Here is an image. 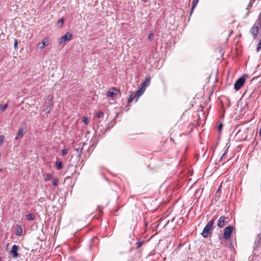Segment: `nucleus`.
I'll list each match as a JSON object with an SVG mask.
<instances>
[{"mask_svg":"<svg viewBox=\"0 0 261 261\" xmlns=\"http://www.w3.org/2000/svg\"><path fill=\"white\" fill-rule=\"evenodd\" d=\"M216 218L214 217L213 219H212L207 223L206 226L203 228L201 234L204 238L208 237V236L212 233V231L213 230V228H214V227H213V226L215 223Z\"/></svg>","mask_w":261,"mask_h":261,"instance_id":"nucleus-1","label":"nucleus"},{"mask_svg":"<svg viewBox=\"0 0 261 261\" xmlns=\"http://www.w3.org/2000/svg\"><path fill=\"white\" fill-rule=\"evenodd\" d=\"M246 81V75H244L238 79L234 84V88L238 91L244 85Z\"/></svg>","mask_w":261,"mask_h":261,"instance_id":"nucleus-2","label":"nucleus"},{"mask_svg":"<svg viewBox=\"0 0 261 261\" xmlns=\"http://www.w3.org/2000/svg\"><path fill=\"white\" fill-rule=\"evenodd\" d=\"M233 229V227L231 225H229L224 228L223 237L225 240H227L230 238Z\"/></svg>","mask_w":261,"mask_h":261,"instance_id":"nucleus-3","label":"nucleus"},{"mask_svg":"<svg viewBox=\"0 0 261 261\" xmlns=\"http://www.w3.org/2000/svg\"><path fill=\"white\" fill-rule=\"evenodd\" d=\"M72 37V34L70 32H67L64 35L60 38L59 43L61 45L64 44L66 41H70Z\"/></svg>","mask_w":261,"mask_h":261,"instance_id":"nucleus-4","label":"nucleus"},{"mask_svg":"<svg viewBox=\"0 0 261 261\" xmlns=\"http://www.w3.org/2000/svg\"><path fill=\"white\" fill-rule=\"evenodd\" d=\"M228 218L222 216L218 220L217 226L220 228L223 227L228 223Z\"/></svg>","mask_w":261,"mask_h":261,"instance_id":"nucleus-5","label":"nucleus"},{"mask_svg":"<svg viewBox=\"0 0 261 261\" xmlns=\"http://www.w3.org/2000/svg\"><path fill=\"white\" fill-rule=\"evenodd\" d=\"M19 247L16 245H14L12 246L11 251H10V253L12 255V256L14 258H17L19 257V254L17 253L18 251Z\"/></svg>","mask_w":261,"mask_h":261,"instance_id":"nucleus-6","label":"nucleus"},{"mask_svg":"<svg viewBox=\"0 0 261 261\" xmlns=\"http://www.w3.org/2000/svg\"><path fill=\"white\" fill-rule=\"evenodd\" d=\"M49 44V39L47 37L44 38L41 42L38 43L37 47L42 49Z\"/></svg>","mask_w":261,"mask_h":261,"instance_id":"nucleus-7","label":"nucleus"},{"mask_svg":"<svg viewBox=\"0 0 261 261\" xmlns=\"http://www.w3.org/2000/svg\"><path fill=\"white\" fill-rule=\"evenodd\" d=\"M118 92V90L115 88H112L108 91L107 95L108 97H114L117 95Z\"/></svg>","mask_w":261,"mask_h":261,"instance_id":"nucleus-8","label":"nucleus"},{"mask_svg":"<svg viewBox=\"0 0 261 261\" xmlns=\"http://www.w3.org/2000/svg\"><path fill=\"white\" fill-rule=\"evenodd\" d=\"M251 32L254 39L256 38L258 33V27L254 25L251 29Z\"/></svg>","mask_w":261,"mask_h":261,"instance_id":"nucleus-9","label":"nucleus"},{"mask_svg":"<svg viewBox=\"0 0 261 261\" xmlns=\"http://www.w3.org/2000/svg\"><path fill=\"white\" fill-rule=\"evenodd\" d=\"M150 83V77L149 76L146 77L144 82L141 84V86L143 88L145 89L146 87L148 86Z\"/></svg>","mask_w":261,"mask_h":261,"instance_id":"nucleus-10","label":"nucleus"},{"mask_svg":"<svg viewBox=\"0 0 261 261\" xmlns=\"http://www.w3.org/2000/svg\"><path fill=\"white\" fill-rule=\"evenodd\" d=\"M145 90V89L143 88V87H141V88L136 91V93L135 94L136 96V101L137 100L138 98L143 94Z\"/></svg>","mask_w":261,"mask_h":261,"instance_id":"nucleus-11","label":"nucleus"},{"mask_svg":"<svg viewBox=\"0 0 261 261\" xmlns=\"http://www.w3.org/2000/svg\"><path fill=\"white\" fill-rule=\"evenodd\" d=\"M23 135V129L22 128H20L15 137V140H18L21 138Z\"/></svg>","mask_w":261,"mask_h":261,"instance_id":"nucleus-12","label":"nucleus"},{"mask_svg":"<svg viewBox=\"0 0 261 261\" xmlns=\"http://www.w3.org/2000/svg\"><path fill=\"white\" fill-rule=\"evenodd\" d=\"M199 0H193L192 3L191 11L190 13V16L192 15L195 8L196 7Z\"/></svg>","mask_w":261,"mask_h":261,"instance_id":"nucleus-13","label":"nucleus"},{"mask_svg":"<svg viewBox=\"0 0 261 261\" xmlns=\"http://www.w3.org/2000/svg\"><path fill=\"white\" fill-rule=\"evenodd\" d=\"M136 98V95H134L133 93H132L128 98V104H129L130 102H132V101L135 98Z\"/></svg>","mask_w":261,"mask_h":261,"instance_id":"nucleus-14","label":"nucleus"},{"mask_svg":"<svg viewBox=\"0 0 261 261\" xmlns=\"http://www.w3.org/2000/svg\"><path fill=\"white\" fill-rule=\"evenodd\" d=\"M35 216L33 214H29L26 215V219L28 220H32L34 219Z\"/></svg>","mask_w":261,"mask_h":261,"instance_id":"nucleus-15","label":"nucleus"},{"mask_svg":"<svg viewBox=\"0 0 261 261\" xmlns=\"http://www.w3.org/2000/svg\"><path fill=\"white\" fill-rule=\"evenodd\" d=\"M83 147H79L77 148H74V149L78 153V156L80 157L81 156V153L83 150Z\"/></svg>","mask_w":261,"mask_h":261,"instance_id":"nucleus-16","label":"nucleus"},{"mask_svg":"<svg viewBox=\"0 0 261 261\" xmlns=\"http://www.w3.org/2000/svg\"><path fill=\"white\" fill-rule=\"evenodd\" d=\"M56 165L57 169H61L63 167V164L61 162H57Z\"/></svg>","mask_w":261,"mask_h":261,"instance_id":"nucleus-17","label":"nucleus"},{"mask_svg":"<svg viewBox=\"0 0 261 261\" xmlns=\"http://www.w3.org/2000/svg\"><path fill=\"white\" fill-rule=\"evenodd\" d=\"M53 178V175L51 174L47 173L46 174V177L44 178L45 181L50 180Z\"/></svg>","mask_w":261,"mask_h":261,"instance_id":"nucleus-18","label":"nucleus"},{"mask_svg":"<svg viewBox=\"0 0 261 261\" xmlns=\"http://www.w3.org/2000/svg\"><path fill=\"white\" fill-rule=\"evenodd\" d=\"M7 107H8V105L7 104L1 105H0V111H2V112L5 111V109H6V108Z\"/></svg>","mask_w":261,"mask_h":261,"instance_id":"nucleus-19","label":"nucleus"},{"mask_svg":"<svg viewBox=\"0 0 261 261\" xmlns=\"http://www.w3.org/2000/svg\"><path fill=\"white\" fill-rule=\"evenodd\" d=\"M68 148H64L62 150L61 152V154L64 156L65 155V154H67L68 152Z\"/></svg>","mask_w":261,"mask_h":261,"instance_id":"nucleus-20","label":"nucleus"},{"mask_svg":"<svg viewBox=\"0 0 261 261\" xmlns=\"http://www.w3.org/2000/svg\"><path fill=\"white\" fill-rule=\"evenodd\" d=\"M53 106V103H51L50 105L48 106V107L46 108V113H49L51 109V108Z\"/></svg>","mask_w":261,"mask_h":261,"instance_id":"nucleus-21","label":"nucleus"},{"mask_svg":"<svg viewBox=\"0 0 261 261\" xmlns=\"http://www.w3.org/2000/svg\"><path fill=\"white\" fill-rule=\"evenodd\" d=\"M59 182V179L58 178H55L53 180L52 184L54 186H57L58 185Z\"/></svg>","mask_w":261,"mask_h":261,"instance_id":"nucleus-22","label":"nucleus"},{"mask_svg":"<svg viewBox=\"0 0 261 261\" xmlns=\"http://www.w3.org/2000/svg\"><path fill=\"white\" fill-rule=\"evenodd\" d=\"M64 22V18H61L60 20H58V25H60V27H62Z\"/></svg>","mask_w":261,"mask_h":261,"instance_id":"nucleus-23","label":"nucleus"},{"mask_svg":"<svg viewBox=\"0 0 261 261\" xmlns=\"http://www.w3.org/2000/svg\"><path fill=\"white\" fill-rule=\"evenodd\" d=\"M154 35L152 33H150L149 34L148 36V39L149 41H152L153 39Z\"/></svg>","mask_w":261,"mask_h":261,"instance_id":"nucleus-24","label":"nucleus"},{"mask_svg":"<svg viewBox=\"0 0 261 261\" xmlns=\"http://www.w3.org/2000/svg\"><path fill=\"white\" fill-rule=\"evenodd\" d=\"M83 121L86 125H87L89 123V122L88 118L87 117H85V116L83 118Z\"/></svg>","mask_w":261,"mask_h":261,"instance_id":"nucleus-25","label":"nucleus"},{"mask_svg":"<svg viewBox=\"0 0 261 261\" xmlns=\"http://www.w3.org/2000/svg\"><path fill=\"white\" fill-rule=\"evenodd\" d=\"M22 229L21 228L20 226H19V229H18L16 232V234L17 236H20L22 234Z\"/></svg>","mask_w":261,"mask_h":261,"instance_id":"nucleus-26","label":"nucleus"},{"mask_svg":"<svg viewBox=\"0 0 261 261\" xmlns=\"http://www.w3.org/2000/svg\"><path fill=\"white\" fill-rule=\"evenodd\" d=\"M104 115V113L102 112H99L96 114V116L98 118H100L103 117Z\"/></svg>","mask_w":261,"mask_h":261,"instance_id":"nucleus-27","label":"nucleus"},{"mask_svg":"<svg viewBox=\"0 0 261 261\" xmlns=\"http://www.w3.org/2000/svg\"><path fill=\"white\" fill-rule=\"evenodd\" d=\"M4 141V137L3 135L0 136V145H1Z\"/></svg>","mask_w":261,"mask_h":261,"instance_id":"nucleus-28","label":"nucleus"},{"mask_svg":"<svg viewBox=\"0 0 261 261\" xmlns=\"http://www.w3.org/2000/svg\"><path fill=\"white\" fill-rule=\"evenodd\" d=\"M223 124L222 123H220L218 126V130L220 132L222 129Z\"/></svg>","mask_w":261,"mask_h":261,"instance_id":"nucleus-29","label":"nucleus"},{"mask_svg":"<svg viewBox=\"0 0 261 261\" xmlns=\"http://www.w3.org/2000/svg\"><path fill=\"white\" fill-rule=\"evenodd\" d=\"M257 21H258V23L259 24V26L261 27V12H260V13L259 14V15H258V20Z\"/></svg>","mask_w":261,"mask_h":261,"instance_id":"nucleus-30","label":"nucleus"},{"mask_svg":"<svg viewBox=\"0 0 261 261\" xmlns=\"http://www.w3.org/2000/svg\"><path fill=\"white\" fill-rule=\"evenodd\" d=\"M17 45H18V41L17 39H15L14 43V47L15 49L17 48Z\"/></svg>","mask_w":261,"mask_h":261,"instance_id":"nucleus-31","label":"nucleus"},{"mask_svg":"<svg viewBox=\"0 0 261 261\" xmlns=\"http://www.w3.org/2000/svg\"><path fill=\"white\" fill-rule=\"evenodd\" d=\"M142 242H137L136 243L137 248H140L142 245Z\"/></svg>","mask_w":261,"mask_h":261,"instance_id":"nucleus-32","label":"nucleus"},{"mask_svg":"<svg viewBox=\"0 0 261 261\" xmlns=\"http://www.w3.org/2000/svg\"><path fill=\"white\" fill-rule=\"evenodd\" d=\"M48 100H49V101H51L53 100V97H50L49 96H48Z\"/></svg>","mask_w":261,"mask_h":261,"instance_id":"nucleus-33","label":"nucleus"},{"mask_svg":"<svg viewBox=\"0 0 261 261\" xmlns=\"http://www.w3.org/2000/svg\"><path fill=\"white\" fill-rule=\"evenodd\" d=\"M252 2L250 1V2H249V3L248 6H252Z\"/></svg>","mask_w":261,"mask_h":261,"instance_id":"nucleus-34","label":"nucleus"},{"mask_svg":"<svg viewBox=\"0 0 261 261\" xmlns=\"http://www.w3.org/2000/svg\"><path fill=\"white\" fill-rule=\"evenodd\" d=\"M220 190H221L220 187H219V188L218 189L217 191V193H218Z\"/></svg>","mask_w":261,"mask_h":261,"instance_id":"nucleus-35","label":"nucleus"},{"mask_svg":"<svg viewBox=\"0 0 261 261\" xmlns=\"http://www.w3.org/2000/svg\"><path fill=\"white\" fill-rule=\"evenodd\" d=\"M148 0H142V1L143 2H146V1H147Z\"/></svg>","mask_w":261,"mask_h":261,"instance_id":"nucleus-36","label":"nucleus"},{"mask_svg":"<svg viewBox=\"0 0 261 261\" xmlns=\"http://www.w3.org/2000/svg\"><path fill=\"white\" fill-rule=\"evenodd\" d=\"M240 130H239V131L238 132V133H237V135H238V134H239V133H240Z\"/></svg>","mask_w":261,"mask_h":261,"instance_id":"nucleus-37","label":"nucleus"},{"mask_svg":"<svg viewBox=\"0 0 261 261\" xmlns=\"http://www.w3.org/2000/svg\"><path fill=\"white\" fill-rule=\"evenodd\" d=\"M2 260V258L0 257V261Z\"/></svg>","mask_w":261,"mask_h":261,"instance_id":"nucleus-38","label":"nucleus"}]
</instances>
